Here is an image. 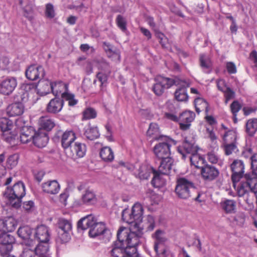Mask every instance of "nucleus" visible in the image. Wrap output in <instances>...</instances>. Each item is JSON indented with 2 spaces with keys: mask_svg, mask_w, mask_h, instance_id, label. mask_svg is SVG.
<instances>
[{
  "mask_svg": "<svg viewBox=\"0 0 257 257\" xmlns=\"http://www.w3.org/2000/svg\"><path fill=\"white\" fill-rule=\"evenodd\" d=\"M163 235L164 232L161 230H156L155 234L153 235V237L155 238L154 248L157 254H159V246L163 244L166 241V238Z\"/></svg>",
  "mask_w": 257,
  "mask_h": 257,
  "instance_id": "58836bf2",
  "label": "nucleus"
},
{
  "mask_svg": "<svg viewBox=\"0 0 257 257\" xmlns=\"http://www.w3.org/2000/svg\"><path fill=\"white\" fill-rule=\"evenodd\" d=\"M191 165H194L196 168L201 169V174L203 179L205 181H212L219 175V172L214 167L209 165H203L199 167L198 166L199 162H190Z\"/></svg>",
  "mask_w": 257,
  "mask_h": 257,
  "instance_id": "f8f14e48",
  "label": "nucleus"
},
{
  "mask_svg": "<svg viewBox=\"0 0 257 257\" xmlns=\"http://www.w3.org/2000/svg\"><path fill=\"white\" fill-rule=\"evenodd\" d=\"M62 98L68 101V105L73 106L78 103V100L75 98V95L68 91H64L61 94Z\"/></svg>",
  "mask_w": 257,
  "mask_h": 257,
  "instance_id": "603ef678",
  "label": "nucleus"
},
{
  "mask_svg": "<svg viewBox=\"0 0 257 257\" xmlns=\"http://www.w3.org/2000/svg\"><path fill=\"white\" fill-rule=\"evenodd\" d=\"M29 97L27 92H24L23 90L20 89L18 93L14 96V101L22 103L24 104L28 101Z\"/></svg>",
  "mask_w": 257,
  "mask_h": 257,
  "instance_id": "09e8293b",
  "label": "nucleus"
},
{
  "mask_svg": "<svg viewBox=\"0 0 257 257\" xmlns=\"http://www.w3.org/2000/svg\"><path fill=\"white\" fill-rule=\"evenodd\" d=\"M15 242L13 236L3 232L0 234V253L4 257L10 254L13 249V243Z\"/></svg>",
  "mask_w": 257,
  "mask_h": 257,
  "instance_id": "9b49d317",
  "label": "nucleus"
},
{
  "mask_svg": "<svg viewBox=\"0 0 257 257\" xmlns=\"http://www.w3.org/2000/svg\"><path fill=\"white\" fill-rule=\"evenodd\" d=\"M220 206L226 214L234 213L236 211V203L234 200L225 199L220 203Z\"/></svg>",
  "mask_w": 257,
  "mask_h": 257,
  "instance_id": "72a5a7b5",
  "label": "nucleus"
},
{
  "mask_svg": "<svg viewBox=\"0 0 257 257\" xmlns=\"http://www.w3.org/2000/svg\"><path fill=\"white\" fill-rule=\"evenodd\" d=\"M257 131V118L248 119L245 123V132L249 137H253Z\"/></svg>",
  "mask_w": 257,
  "mask_h": 257,
  "instance_id": "4c0bfd02",
  "label": "nucleus"
},
{
  "mask_svg": "<svg viewBox=\"0 0 257 257\" xmlns=\"http://www.w3.org/2000/svg\"><path fill=\"white\" fill-rule=\"evenodd\" d=\"M224 92L225 97H227L228 99H231L235 97V92L230 87H227Z\"/></svg>",
  "mask_w": 257,
  "mask_h": 257,
  "instance_id": "774afa93",
  "label": "nucleus"
},
{
  "mask_svg": "<svg viewBox=\"0 0 257 257\" xmlns=\"http://www.w3.org/2000/svg\"><path fill=\"white\" fill-rule=\"evenodd\" d=\"M226 68L229 74H235L236 73V67L232 62H227L226 64Z\"/></svg>",
  "mask_w": 257,
  "mask_h": 257,
  "instance_id": "69168bd1",
  "label": "nucleus"
},
{
  "mask_svg": "<svg viewBox=\"0 0 257 257\" xmlns=\"http://www.w3.org/2000/svg\"><path fill=\"white\" fill-rule=\"evenodd\" d=\"M32 231L31 228L28 226H24L20 227L17 231L18 236L26 241V245L28 243L33 244L35 243V241L32 239H30L32 235Z\"/></svg>",
  "mask_w": 257,
  "mask_h": 257,
  "instance_id": "c756f323",
  "label": "nucleus"
},
{
  "mask_svg": "<svg viewBox=\"0 0 257 257\" xmlns=\"http://www.w3.org/2000/svg\"><path fill=\"white\" fill-rule=\"evenodd\" d=\"M35 131L34 128L32 126L24 127L20 135L21 142L24 144H28L29 142L32 143Z\"/></svg>",
  "mask_w": 257,
  "mask_h": 257,
  "instance_id": "393cba45",
  "label": "nucleus"
},
{
  "mask_svg": "<svg viewBox=\"0 0 257 257\" xmlns=\"http://www.w3.org/2000/svg\"><path fill=\"white\" fill-rule=\"evenodd\" d=\"M97 112L92 107H88L84 109L82 112V120H88L96 117Z\"/></svg>",
  "mask_w": 257,
  "mask_h": 257,
  "instance_id": "de8ad7c7",
  "label": "nucleus"
},
{
  "mask_svg": "<svg viewBox=\"0 0 257 257\" xmlns=\"http://www.w3.org/2000/svg\"><path fill=\"white\" fill-rule=\"evenodd\" d=\"M49 141L48 134L46 132L38 130L35 131L32 144L38 148L45 147Z\"/></svg>",
  "mask_w": 257,
  "mask_h": 257,
  "instance_id": "aec40b11",
  "label": "nucleus"
},
{
  "mask_svg": "<svg viewBox=\"0 0 257 257\" xmlns=\"http://www.w3.org/2000/svg\"><path fill=\"white\" fill-rule=\"evenodd\" d=\"M76 139L75 134L72 130H67L63 133L60 130L56 133L53 138L54 141L60 139L61 146L65 150L69 147L71 148L72 145Z\"/></svg>",
  "mask_w": 257,
  "mask_h": 257,
  "instance_id": "9d476101",
  "label": "nucleus"
},
{
  "mask_svg": "<svg viewBox=\"0 0 257 257\" xmlns=\"http://www.w3.org/2000/svg\"><path fill=\"white\" fill-rule=\"evenodd\" d=\"M175 98L178 101H186L188 99L187 87L181 86L178 88L174 93Z\"/></svg>",
  "mask_w": 257,
  "mask_h": 257,
  "instance_id": "a19ab883",
  "label": "nucleus"
},
{
  "mask_svg": "<svg viewBox=\"0 0 257 257\" xmlns=\"http://www.w3.org/2000/svg\"><path fill=\"white\" fill-rule=\"evenodd\" d=\"M131 211L138 220V222L142 223L144 213V209L142 205L138 202L136 203L133 206Z\"/></svg>",
  "mask_w": 257,
  "mask_h": 257,
  "instance_id": "79ce46f5",
  "label": "nucleus"
},
{
  "mask_svg": "<svg viewBox=\"0 0 257 257\" xmlns=\"http://www.w3.org/2000/svg\"><path fill=\"white\" fill-rule=\"evenodd\" d=\"M64 100L62 96H55L51 99L47 104L46 110L47 112L52 114H56L61 111L64 105Z\"/></svg>",
  "mask_w": 257,
  "mask_h": 257,
  "instance_id": "f3484780",
  "label": "nucleus"
},
{
  "mask_svg": "<svg viewBox=\"0 0 257 257\" xmlns=\"http://www.w3.org/2000/svg\"><path fill=\"white\" fill-rule=\"evenodd\" d=\"M155 83L152 86V91L157 96H161L165 89H169L174 85H177V82L174 78L159 75L155 78Z\"/></svg>",
  "mask_w": 257,
  "mask_h": 257,
  "instance_id": "0eeeda50",
  "label": "nucleus"
},
{
  "mask_svg": "<svg viewBox=\"0 0 257 257\" xmlns=\"http://www.w3.org/2000/svg\"><path fill=\"white\" fill-rule=\"evenodd\" d=\"M45 14L46 18L53 19L55 16V12L54 6L51 3H48L45 5Z\"/></svg>",
  "mask_w": 257,
  "mask_h": 257,
  "instance_id": "864d4df0",
  "label": "nucleus"
},
{
  "mask_svg": "<svg viewBox=\"0 0 257 257\" xmlns=\"http://www.w3.org/2000/svg\"><path fill=\"white\" fill-rule=\"evenodd\" d=\"M155 36L158 39L159 43L163 48L167 47L168 39L163 33L160 31H156Z\"/></svg>",
  "mask_w": 257,
  "mask_h": 257,
  "instance_id": "6e6d98bb",
  "label": "nucleus"
},
{
  "mask_svg": "<svg viewBox=\"0 0 257 257\" xmlns=\"http://www.w3.org/2000/svg\"><path fill=\"white\" fill-rule=\"evenodd\" d=\"M18 84L16 77L8 76L0 81V93L5 95L11 94L15 89Z\"/></svg>",
  "mask_w": 257,
  "mask_h": 257,
  "instance_id": "ddd939ff",
  "label": "nucleus"
},
{
  "mask_svg": "<svg viewBox=\"0 0 257 257\" xmlns=\"http://www.w3.org/2000/svg\"><path fill=\"white\" fill-rule=\"evenodd\" d=\"M116 23L117 27L123 32L127 30L126 21L121 15H118L116 18Z\"/></svg>",
  "mask_w": 257,
  "mask_h": 257,
  "instance_id": "4d7b16f0",
  "label": "nucleus"
},
{
  "mask_svg": "<svg viewBox=\"0 0 257 257\" xmlns=\"http://www.w3.org/2000/svg\"><path fill=\"white\" fill-rule=\"evenodd\" d=\"M232 172L231 177L233 188H235L236 185L243 177L244 166L243 162H233L230 165Z\"/></svg>",
  "mask_w": 257,
  "mask_h": 257,
  "instance_id": "4468645a",
  "label": "nucleus"
},
{
  "mask_svg": "<svg viewBox=\"0 0 257 257\" xmlns=\"http://www.w3.org/2000/svg\"><path fill=\"white\" fill-rule=\"evenodd\" d=\"M195 113L190 110H185L181 113L179 116V125L180 128L182 131L188 130L191 122L194 120Z\"/></svg>",
  "mask_w": 257,
  "mask_h": 257,
  "instance_id": "2eb2a0df",
  "label": "nucleus"
},
{
  "mask_svg": "<svg viewBox=\"0 0 257 257\" xmlns=\"http://www.w3.org/2000/svg\"><path fill=\"white\" fill-rule=\"evenodd\" d=\"M96 78L101 83L100 87L107 81L108 76L102 72H99L96 74Z\"/></svg>",
  "mask_w": 257,
  "mask_h": 257,
  "instance_id": "0e129e2a",
  "label": "nucleus"
},
{
  "mask_svg": "<svg viewBox=\"0 0 257 257\" xmlns=\"http://www.w3.org/2000/svg\"><path fill=\"white\" fill-rule=\"evenodd\" d=\"M24 111V105L22 103H14L9 105L7 108V112L10 117L20 116Z\"/></svg>",
  "mask_w": 257,
  "mask_h": 257,
  "instance_id": "a878e982",
  "label": "nucleus"
},
{
  "mask_svg": "<svg viewBox=\"0 0 257 257\" xmlns=\"http://www.w3.org/2000/svg\"><path fill=\"white\" fill-rule=\"evenodd\" d=\"M74 149L78 158H83L86 155V146L84 143L75 142L74 145Z\"/></svg>",
  "mask_w": 257,
  "mask_h": 257,
  "instance_id": "c03bdc74",
  "label": "nucleus"
},
{
  "mask_svg": "<svg viewBox=\"0 0 257 257\" xmlns=\"http://www.w3.org/2000/svg\"><path fill=\"white\" fill-rule=\"evenodd\" d=\"M42 190L44 192L54 195L57 194L60 189V186L56 180L48 181L42 184Z\"/></svg>",
  "mask_w": 257,
  "mask_h": 257,
  "instance_id": "4be33fe9",
  "label": "nucleus"
},
{
  "mask_svg": "<svg viewBox=\"0 0 257 257\" xmlns=\"http://www.w3.org/2000/svg\"><path fill=\"white\" fill-rule=\"evenodd\" d=\"M26 195V188L24 184L19 181L11 188H7L6 195L11 205L18 208L21 206L22 199Z\"/></svg>",
  "mask_w": 257,
  "mask_h": 257,
  "instance_id": "20e7f679",
  "label": "nucleus"
},
{
  "mask_svg": "<svg viewBox=\"0 0 257 257\" xmlns=\"http://www.w3.org/2000/svg\"><path fill=\"white\" fill-rule=\"evenodd\" d=\"M194 105L201 107L202 108V110H205V112L206 113H208L209 111V104L205 99L200 97H198L194 100Z\"/></svg>",
  "mask_w": 257,
  "mask_h": 257,
  "instance_id": "5fc2aeb1",
  "label": "nucleus"
},
{
  "mask_svg": "<svg viewBox=\"0 0 257 257\" xmlns=\"http://www.w3.org/2000/svg\"><path fill=\"white\" fill-rule=\"evenodd\" d=\"M83 135L87 140L93 141L100 137V133L96 126H92L89 122L83 128Z\"/></svg>",
  "mask_w": 257,
  "mask_h": 257,
  "instance_id": "5701e85b",
  "label": "nucleus"
},
{
  "mask_svg": "<svg viewBox=\"0 0 257 257\" xmlns=\"http://www.w3.org/2000/svg\"><path fill=\"white\" fill-rule=\"evenodd\" d=\"M234 189L239 197H242L246 204H250L251 193H257V173L252 171L244 174Z\"/></svg>",
  "mask_w": 257,
  "mask_h": 257,
  "instance_id": "f03ea898",
  "label": "nucleus"
},
{
  "mask_svg": "<svg viewBox=\"0 0 257 257\" xmlns=\"http://www.w3.org/2000/svg\"><path fill=\"white\" fill-rule=\"evenodd\" d=\"M141 233L136 234L126 227H121L117 231V241L114 242L110 251L112 257H124L133 253V247L139 243Z\"/></svg>",
  "mask_w": 257,
  "mask_h": 257,
  "instance_id": "f257e3e1",
  "label": "nucleus"
},
{
  "mask_svg": "<svg viewBox=\"0 0 257 257\" xmlns=\"http://www.w3.org/2000/svg\"><path fill=\"white\" fill-rule=\"evenodd\" d=\"M37 86L36 82L25 83L22 85L20 89L23 90L24 92H27L30 96L36 91Z\"/></svg>",
  "mask_w": 257,
  "mask_h": 257,
  "instance_id": "a18cd8bd",
  "label": "nucleus"
},
{
  "mask_svg": "<svg viewBox=\"0 0 257 257\" xmlns=\"http://www.w3.org/2000/svg\"><path fill=\"white\" fill-rule=\"evenodd\" d=\"M147 137L149 138H152L153 140L159 141L167 137L163 135H160V129L158 124L152 122L150 124L149 127L147 132Z\"/></svg>",
  "mask_w": 257,
  "mask_h": 257,
  "instance_id": "bb28decb",
  "label": "nucleus"
},
{
  "mask_svg": "<svg viewBox=\"0 0 257 257\" xmlns=\"http://www.w3.org/2000/svg\"><path fill=\"white\" fill-rule=\"evenodd\" d=\"M17 226V222L12 217H5L0 219V231L2 232H12Z\"/></svg>",
  "mask_w": 257,
  "mask_h": 257,
  "instance_id": "6ab92c4d",
  "label": "nucleus"
},
{
  "mask_svg": "<svg viewBox=\"0 0 257 257\" xmlns=\"http://www.w3.org/2000/svg\"><path fill=\"white\" fill-rule=\"evenodd\" d=\"M78 228L85 230L89 228V235L94 238L100 235H106L107 239L111 236L110 230L107 228L103 222H97L96 217L90 214L79 220L77 223Z\"/></svg>",
  "mask_w": 257,
  "mask_h": 257,
  "instance_id": "7ed1b4c3",
  "label": "nucleus"
},
{
  "mask_svg": "<svg viewBox=\"0 0 257 257\" xmlns=\"http://www.w3.org/2000/svg\"><path fill=\"white\" fill-rule=\"evenodd\" d=\"M27 78L31 81L36 80L44 77L45 71L43 66L35 65L30 66L26 70Z\"/></svg>",
  "mask_w": 257,
  "mask_h": 257,
  "instance_id": "dca6fc26",
  "label": "nucleus"
},
{
  "mask_svg": "<svg viewBox=\"0 0 257 257\" xmlns=\"http://www.w3.org/2000/svg\"><path fill=\"white\" fill-rule=\"evenodd\" d=\"M236 148L235 142L224 145V152L226 155H230Z\"/></svg>",
  "mask_w": 257,
  "mask_h": 257,
  "instance_id": "e2e57ef3",
  "label": "nucleus"
},
{
  "mask_svg": "<svg viewBox=\"0 0 257 257\" xmlns=\"http://www.w3.org/2000/svg\"><path fill=\"white\" fill-rule=\"evenodd\" d=\"M39 87V92L42 95H46L52 93V90L54 89L52 81L49 80H45L40 82Z\"/></svg>",
  "mask_w": 257,
  "mask_h": 257,
  "instance_id": "e433bc0d",
  "label": "nucleus"
},
{
  "mask_svg": "<svg viewBox=\"0 0 257 257\" xmlns=\"http://www.w3.org/2000/svg\"><path fill=\"white\" fill-rule=\"evenodd\" d=\"M34 207V203L32 201H25L23 203V207L27 211H31Z\"/></svg>",
  "mask_w": 257,
  "mask_h": 257,
  "instance_id": "338daca9",
  "label": "nucleus"
},
{
  "mask_svg": "<svg viewBox=\"0 0 257 257\" xmlns=\"http://www.w3.org/2000/svg\"><path fill=\"white\" fill-rule=\"evenodd\" d=\"M193 188V183L185 178H180L177 181L175 191L178 197L187 199L190 196L191 189Z\"/></svg>",
  "mask_w": 257,
  "mask_h": 257,
  "instance_id": "6e6552de",
  "label": "nucleus"
},
{
  "mask_svg": "<svg viewBox=\"0 0 257 257\" xmlns=\"http://www.w3.org/2000/svg\"><path fill=\"white\" fill-rule=\"evenodd\" d=\"M122 220L128 224H132L134 226V231L136 230L137 227H140V223L136 218L135 215L128 209H125L122 212Z\"/></svg>",
  "mask_w": 257,
  "mask_h": 257,
  "instance_id": "7c9ffc66",
  "label": "nucleus"
},
{
  "mask_svg": "<svg viewBox=\"0 0 257 257\" xmlns=\"http://www.w3.org/2000/svg\"><path fill=\"white\" fill-rule=\"evenodd\" d=\"M70 231H58V236L56 239L57 243L63 244L67 242L70 239Z\"/></svg>",
  "mask_w": 257,
  "mask_h": 257,
  "instance_id": "49530a36",
  "label": "nucleus"
},
{
  "mask_svg": "<svg viewBox=\"0 0 257 257\" xmlns=\"http://www.w3.org/2000/svg\"><path fill=\"white\" fill-rule=\"evenodd\" d=\"M35 243L31 244L28 243L24 248L21 257H36V252L33 248V246Z\"/></svg>",
  "mask_w": 257,
  "mask_h": 257,
  "instance_id": "3c124183",
  "label": "nucleus"
},
{
  "mask_svg": "<svg viewBox=\"0 0 257 257\" xmlns=\"http://www.w3.org/2000/svg\"><path fill=\"white\" fill-rule=\"evenodd\" d=\"M13 127V121L7 117L0 118V129L4 134H9L10 136L6 137L7 142H11L15 139V137L11 134V131Z\"/></svg>",
  "mask_w": 257,
  "mask_h": 257,
  "instance_id": "a211bd4d",
  "label": "nucleus"
},
{
  "mask_svg": "<svg viewBox=\"0 0 257 257\" xmlns=\"http://www.w3.org/2000/svg\"><path fill=\"white\" fill-rule=\"evenodd\" d=\"M159 141L160 142L156 144L153 149L155 155L160 161L171 159L170 148L172 143L175 144V141L168 136Z\"/></svg>",
  "mask_w": 257,
  "mask_h": 257,
  "instance_id": "39448f33",
  "label": "nucleus"
},
{
  "mask_svg": "<svg viewBox=\"0 0 257 257\" xmlns=\"http://www.w3.org/2000/svg\"><path fill=\"white\" fill-rule=\"evenodd\" d=\"M242 156L245 159L249 158V161H257V159H256V155L252 154V149L250 148L243 151L242 153Z\"/></svg>",
  "mask_w": 257,
  "mask_h": 257,
  "instance_id": "680f3d73",
  "label": "nucleus"
},
{
  "mask_svg": "<svg viewBox=\"0 0 257 257\" xmlns=\"http://www.w3.org/2000/svg\"><path fill=\"white\" fill-rule=\"evenodd\" d=\"M23 11L24 12V16L29 21H31L34 19V16L32 15L33 9L29 6L22 7Z\"/></svg>",
  "mask_w": 257,
  "mask_h": 257,
  "instance_id": "bf43d9fd",
  "label": "nucleus"
},
{
  "mask_svg": "<svg viewBox=\"0 0 257 257\" xmlns=\"http://www.w3.org/2000/svg\"><path fill=\"white\" fill-rule=\"evenodd\" d=\"M128 170L134 171L141 179H148L152 173L154 174L155 169L146 164H141L140 162H135L134 164L130 167H127Z\"/></svg>",
  "mask_w": 257,
  "mask_h": 257,
  "instance_id": "1a4fd4ad",
  "label": "nucleus"
},
{
  "mask_svg": "<svg viewBox=\"0 0 257 257\" xmlns=\"http://www.w3.org/2000/svg\"><path fill=\"white\" fill-rule=\"evenodd\" d=\"M39 127L38 130H41V131L46 132L47 133L51 131L55 125L54 120L48 116L41 117L39 121Z\"/></svg>",
  "mask_w": 257,
  "mask_h": 257,
  "instance_id": "cd10ccee",
  "label": "nucleus"
},
{
  "mask_svg": "<svg viewBox=\"0 0 257 257\" xmlns=\"http://www.w3.org/2000/svg\"><path fill=\"white\" fill-rule=\"evenodd\" d=\"M35 237L40 242H48L50 238L48 228L44 225L38 226L36 230Z\"/></svg>",
  "mask_w": 257,
  "mask_h": 257,
  "instance_id": "b1692460",
  "label": "nucleus"
},
{
  "mask_svg": "<svg viewBox=\"0 0 257 257\" xmlns=\"http://www.w3.org/2000/svg\"><path fill=\"white\" fill-rule=\"evenodd\" d=\"M58 230L70 231L72 228L71 222L64 218L59 219L58 223Z\"/></svg>",
  "mask_w": 257,
  "mask_h": 257,
  "instance_id": "8fccbe9b",
  "label": "nucleus"
},
{
  "mask_svg": "<svg viewBox=\"0 0 257 257\" xmlns=\"http://www.w3.org/2000/svg\"><path fill=\"white\" fill-rule=\"evenodd\" d=\"M171 168V162H160L159 172H161L163 174H167L169 173Z\"/></svg>",
  "mask_w": 257,
  "mask_h": 257,
  "instance_id": "13d9d810",
  "label": "nucleus"
},
{
  "mask_svg": "<svg viewBox=\"0 0 257 257\" xmlns=\"http://www.w3.org/2000/svg\"><path fill=\"white\" fill-rule=\"evenodd\" d=\"M102 47L109 58H117L119 61L120 59V52L118 49L109 42H103Z\"/></svg>",
  "mask_w": 257,
  "mask_h": 257,
  "instance_id": "c85d7f7f",
  "label": "nucleus"
},
{
  "mask_svg": "<svg viewBox=\"0 0 257 257\" xmlns=\"http://www.w3.org/2000/svg\"><path fill=\"white\" fill-rule=\"evenodd\" d=\"M199 63L203 72L210 74L212 72V63L205 54H201L199 55Z\"/></svg>",
  "mask_w": 257,
  "mask_h": 257,
  "instance_id": "2f4dec72",
  "label": "nucleus"
},
{
  "mask_svg": "<svg viewBox=\"0 0 257 257\" xmlns=\"http://www.w3.org/2000/svg\"><path fill=\"white\" fill-rule=\"evenodd\" d=\"M52 84L54 89L52 90V93L55 96H58L59 94H62L63 89L65 90L64 91H68V84L63 83L62 81H52Z\"/></svg>",
  "mask_w": 257,
  "mask_h": 257,
  "instance_id": "c9c22d12",
  "label": "nucleus"
},
{
  "mask_svg": "<svg viewBox=\"0 0 257 257\" xmlns=\"http://www.w3.org/2000/svg\"><path fill=\"white\" fill-rule=\"evenodd\" d=\"M102 161H113L114 154L112 149L109 147L102 148L99 152Z\"/></svg>",
  "mask_w": 257,
  "mask_h": 257,
  "instance_id": "37998d69",
  "label": "nucleus"
},
{
  "mask_svg": "<svg viewBox=\"0 0 257 257\" xmlns=\"http://www.w3.org/2000/svg\"><path fill=\"white\" fill-rule=\"evenodd\" d=\"M195 141L194 138L189 139L186 137L183 143L182 146L178 147V152L181 155V158L185 160L186 158L189 159V161H192L194 158H198L199 161H205L204 157L194 153V145Z\"/></svg>",
  "mask_w": 257,
  "mask_h": 257,
  "instance_id": "423d86ee",
  "label": "nucleus"
},
{
  "mask_svg": "<svg viewBox=\"0 0 257 257\" xmlns=\"http://www.w3.org/2000/svg\"><path fill=\"white\" fill-rule=\"evenodd\" d=\"M153 175L151 184L154 187L161 188L165 185L166 180L163 178L160 172L155 170Z\"/></svg>",
  "mask_w": 257,
  "mask_h": 257,
  "instance_id": "ea45409f",
  "label": "nucleus"
},
{
  "mask_svg": "<svg viewBox=\"0 0 257 257\" xmlns=\"http://www.w3.org/2000/svg\"><path fill=\"white\" fill-rule=\"evenodd\" d=\"M33 248L37 257H51L49 253V246L48 242H40L37 246L35 243Z\"/></svg>",
  "mask_w": 257,
  "mask_h": 257,
  "instance_id": "473e14b6",
  "label": "nucleus"
},
{
  "mask_svg": "<svg viewBox=\"0 0 257 257\" xmlns=\"http://www.w3.org/2000/svg\"><path fill=\"white\" fill-rule=\"evenodd\" d=\"M81 201L83 204L91 205L97 203V198L96 194L93 191L87 189L82 195Z\"/></svg>",
  "mask_w": 257,
  "mask_h": 257,
  "instance_id": "f704fd0d",
  "label": "nucleus"
},
{
  "mask_svg": "<svg viewBox=\"0 0 257 257\" xmlns=\"http://www.w3.org/2000/svg\"><path fill=\"white\" fill-rule=\"evenodd\" d=\"M155 226V219L154 217L151 215H148L146 220L144 221L142 225L140 223V227H137L136 230L131 231V232H134L136 234H138L139 233H141L139 236V239L142 237L143 234V230H145L146 231H152Z\"/></svg>",
  "mask_w": 257,
  "mask_h": 257,
  "instance_id": "412c9836",
  "label": "nucleus"
},
{
  "mask_svg": "<svg viewBox=\"0 0 257 257\" xmlns=\"http://www.w3.org/2000/svg\"><path fill=\"white\" fill-rule=\"evenodd\" d=\"M230 110L232 114L237 113V112L241 109V105L237 100H234L230 104Z\"/></svg>",
  "mask_w": 257,
  "mask_h": 257,
  "instance_id": "052dcab7",
  "label": "nucleus"
}]
</instances>
